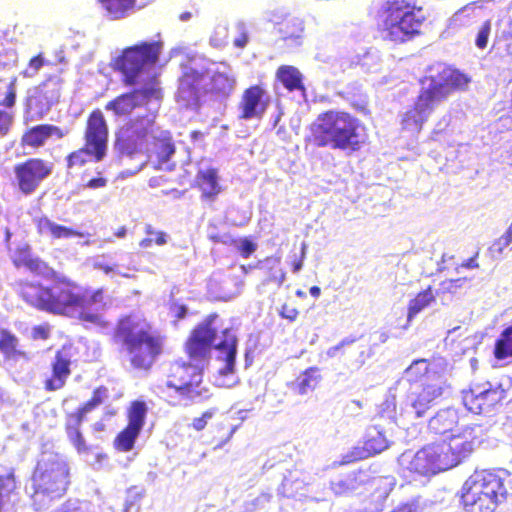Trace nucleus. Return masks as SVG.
I'll return each instance as SVG.
<instances>
[{
  "label": "nucleus",
  "mask_w": 512,
  "mask_h": 512,
  "mask_svg": "<svg viewBox=\"0 0 512 512\" xmlns=\"http://www.w3.org/2000/svg\"><path fill=\"white\" fill-rule=\"evenodd\" d=\"M18 296L30 307L56 316H75L81 323L108 328L102 311L107 309L104 288L93 291L83 289L65 276H56L49 285L22 279L16 282Z\"/></svg>",
  "instance_id": "f257e3e1"
},
{
  "label": "nucleus",
  "mask_w": 512,
  "mask_h": 512,
  "mask_svg": "<svg viewBox=\"0 0 512 512\" xmlns=\"http://www.w3.org/2000/svg\"><path fill=\"white\" fill-rule=\"evenodd\" d=\"M458 423V412L451 408L438 411L429 420L428 428L431 433L438 436L450 435L447 439L419 449L408 464L410 473L434 476L460 465L472 455L481 440L471 427L454 434Z\"/></svg>",
  "instance_id": "f03ea898"
},
{
  "label": "nucleus",
  "mask_w": 512,
  "mask_h": 512,
  "mask_svg": "<svg viewBox=\"0 0 512 512\" xmlns=\"http://www.w3.org/2000/svg\"><path fill=\"white\" fill-rule=\"evenodd\" d=\"M111 340L126 352L133 370L149 372L164 353L166 337L145 318L130 313L117 319Z\"/></svg>",
  "instance_id": "7ed1b4c3"
},
{
  "label": "nucleus",
  "mask_w": 512,
  "mask_h": 512,
  "mask_svg": "<svg viewBox=\"0 0 512 512\" xmlns=\"http://www.w3.org/2000/svg\"><path fill=\"white\" fill-rule=\"evenodd\" d=\"M308 141L317 148H330L352 154L359 152L367 144L368 129L352 113L329 109L319 113L311 123Z\"/></svg>",
  "instance_id": "20e7f679"
},
{
  "label": "nucleus",
  "mask_w": 512,
  "mask_h": 512,
  "mask_svg": "<svg viewBox=\"0 0 512 512\" xmlns=\"http://www.w3.org/2000/svg\"><path fill=\"white\" fill-rule=\"evenodd\" d=\"M469 81L466 74L449 66L430 69L429 74L420 80L422 86L414 105L403 114V128L420 132L435 105L454 92L464 90Z\"/></svg>",
  "instance_id": "39448f33"
},
{
  "label": "nucleus",
  "mask_w": 512,
  "mask_h": 512,
  "mask_svg": "<svg viewBox=\"0 0 512 512\" xmlns=\"http://www.w3.org/2000/svg\"><path fill=\"white\" fill-rule=\"evenodd\" d=\"M217 318L216 313L209 314L190 331L184 343V352L189 360L207 363L211 358L212 349H215L218 352V359L224 363L220 374L226 376L235 371L238 338L230 327L222 329L220 335H217L214 326Z\"/></svg>",
  "instance_id": "423d86ee"
},
{
  "label": "nucleus",
  "mask_w": 512,
  "mask_h": 512,
  "mask_svg": "<svg viewBox=\"0 0 512 512\" xmlns=\"http://www.w3.org/2000/svg\"><path fill=\"white\" fill-rule=\"evenodd\" d=\"M71 485L68 460L56 452H42L29 477V498L35 511L48 509Z\"/></svg>",
  "instance_id": "0eeeda50"
},
{
  "label": "nucleus",
  "mask_w": 512,
  "mask_h": 512,
  "mask_svg": "<svg viewBox=\"0 0 512 512\" xmlns=\"http://www.w3.org/2000/svg\"><path fill=\"white\" fill-rule=\"evenodd\" d=\"M373 18L381 38L397 45L421 37L427 21L417 0H385Z\"/></svg>",
  "instance_id": "6e6552de"
},
{
  "label": "nucleus",
  "mask_w": 512,
  "mask_h": 512,
  "mask_svg": "<svg viewBox=\"0 0 512 512\" xmlns=\"http://www.w3.org/2000/svg\"><path fill=\"white\" fill-rule=\"evenodd\" d=\"M162 50L161 40L140 41L122 49L113 59L112 67L122 75L125 86H134L142 74L158 64Z\"/></svg>",
  "instance_id": "1a4fd4ad"
},
{
  "label": "nucleus",
  "mask_w": 512,
  "mask_h": 512,
  "mask_svg": "<svg viewBox=\"0 0 512 512\" xmlns=\"http://www.w3.org/2000/svg\"><path fill=\"white\" fill-rule=\"evenodd\" d=\"M199 364L192 360H175L167 370L166 387L189 403H202L212 396L209 387L204 384V368Z\"/></svg>",
  "instance_id": "9d476101"
},
{
  "label": "nucleus",
  "mask_w": 512,
  "mask_h": 512,
  "mask_svg": "<svg viewBox=\"0 0 512 512\" xmlns=\"http://www.w3.org/2000/svg\"><path fill=\"white\" fill-rule=\"evenodd\" d=\"M53 170L54 164L51 161L40 157H29L14 164L11 185L21 196H31L52 175Z\"/></svg>",
  "instance_id": "9b49d317"
},
{
  "label": "nucleus",
  "mask_w": 512,
  "mask_h": 512,
  "mask_svg": "<svg viewBox=\"0 0 512 512\" xmlns=\"http://www.w3.org/2000/svg\"><path fill=\"white\" fill-rule=\"evenodd\" d=\"M181 74L177 80L175 100L182 107L198 110L206 96L208 69H199L189 64H181Z\"/></svg>",
  "instance_id": "f8f14e48"
},
{
  "label": "nucleus",
  "mask_w": 512,
  "mask_h": 512,
  "mask_svg": "<svg viewBox=\"0 0 512 512\" xmlns=\"http://www.w3.org/2000/svg\"><path fill=\"white\" fill-rule=\"evenodd\" d=\"M153 127L154 120L148 115L130 118L116 131L115 148L119 153L129 156L141 153Z\"/></svg>",
  "instance_id": "ddd939ff"
},
{
  "label": "nucleus",
  "mask_w": 512,
  "mask_h": 512,
  "mask_svg": "<svg viewBox=\"0 0 512 512\" xmlns=\"http://www.w3.org/2000/svg\"><path fill=\"white\" fill-rule=\"evenodd\" d=\"M163 96L160 81L156 74L150 76L142 87L123 93L107 102L105 109L116 116H125L134 109L148 105L151 100H160Z\"/></svg>",
  "instance_id": "4468645a"
},
{
  "label": "nucleus",
  "mask_w": 512,
  "mask_h": 512,
  "mask_svg": "<svg viewBox=\"0 0 512 512\" xmlns=\"http://www.w3.org/2000/svg\"><path fill=\"white\" fill-rule=\"evenodd\" d=\"M64 80L51 75L33 87L26 99V109L37 118H43L51 108L60 102Z\"/></svg>",
  "instance_id": "2eb2a0df"
},
{
  "label": "nucleus",
  "mask_w": 512,
  "mask_h": 512,
  "mask_svg": "<svg viewBox=\"0 0 512 512\" xmlns=\"http://www.w3.org/2000/svg\"><path fill=\"white\" fill-rule=\"evenodd\" d=\"M464 484L471 489L485 493L499 503L512 495V475L506 472L475 471Z\"/></svg>",
  "instance_id": "dca6fc26"
},
{
  "label": "nucleus",
  "mask_w": 512,
  "mask_h": 512,
  "mask_svg": "<svg viewBox=\"0 0 512 512\" xmlns=\"http://www.w3.org/2000/svg\"><path fill=\"white\" fill-rule=\"evenodd\" d=\"M147 405L144 401L131 402L127 410V425L115 436L113 447L116 451L127 453L133 450L147 416Z\"/></svg>",
  "instance_id": "f3484780"
},
{
  "label": "nucleus",
  "mask_w": 512,
  "mask_h": 512,
  "mask_svg": "<svg viewBox=\"0 0 512 512\" xmlns=\"http://www.w3.org/2000/svg\"><path fill=\"white\" fill-rule=\"evenodd\" d=\"M71 347L63 345L58 349L51 359L49 367L50 373L43 379V388L47 392L61 390L67 384L72 374V354Z\"/></svg>",
  "instance_id": "a211bd4d"
},
{
  "label": "nucleus",
  "mask_w": 512,
  "mask_h": 512,
  "mask_svg": "<svg viewBox=\"0 0 512 512\" xmlns=\"http://www.w3.org/2000/svg\"><path fill=\"white\" fill-rule=\"evenodd\" d=\"M108 125L100 109L91 111L86 119L84 144L93 149L98 157H105L108 147Z\"/></svg>",
  "instance_id": "6ab92c4d"
},
{
  "label": "nucleus",
  "mask_w": 512,
  "mask_h": 512,
  "mask_svg": "<svg viewBox=\"0 0 512 512\" xmlns=\"http://www.w3.org/2000/svg\"><path fill=\"white\" fill-rule=\"evenodd\" d=\"M270 104V97L266 89L255 84L247 87L241 96L238 108L240 119L248 120L261 118Z\"/></svg>",
  "instance_id": "aec40b11"
},
{
  "label": "nucleus",
  "mask_w": 512,
  "mask_h": 512,
  "mask_svg": "<svg viewBox=\"0 0 512 512\" xmlns=\"http://www.w3.org/2000/svg\"><path fill=\"white\" fill-rule=\"evenodd\" d=\"M68 134L64 130L53 124H39L28 128L20 138V145L25 148L39 149L43 147L51 137L62 139Z\"/></svg>",
  "instance_id": "412c9836"
},
{
  "label": "nucleus",
  "mask_w": 512,
  "mask_h": 512,
  "mask_svg": "<svg viewBox=\"0 0 512 512\" xmlns=\"http://www.w3.org/2000/svg\"><path fill=\"white\" fill-rule=\"evenodd\" d=\"M443 394V386L440 381L423 383L415 392L412 407L418 417L423 416L432 408Z\"/></svg>",
  "instance_id": "4be33fe9"
},
{
  "label": "nucleus",
  "mask_w": 512,
  "mask_h": 512,
  "mask_svg": "<svg viewBox=\"0 0 512 512\" xmlns=\"http://www.w3.org/2000/svg\"><path fill=\"white\" fill-rule=\"evenodd\" d=\"M461 504L465 512H494L499 502L485 493L471 489L463 484L461 489Z\"/></svg>",
  "instance_id": "5701e85b"
},
{
  "label": "nucleus",
  "mask_w": 512,
  "mask_h": 512,
  "mask_svg": "<svg viewBox=\"0 0 512 512\" xmlns=\"http://www.w3.org/2000/svg\"><path fill=\"white\" fill-rule=\"evenodd\" d=\"M236 85L235 78L220 71L210 73L208 71L206 82V95H209L214 100H223L228 98L234 91Z\"/></svg>",
  "instance_id": "b1692460"
},
{
  "label": "nucleus",
  "mask_w": 512,
  "mask_h": 512,
  "mask_svg": "<svg viewBox=\"0 0 512 512\" xmlns=\"http://www.w3.org/2000/svg\"><path fill=\"white\" fill-rule=\"evenodd\" d=\"M195 185L201 192V199L210 204L216 200L222 191L218 181V171L212 167L198 171Z\"/></svg>",
  "instance_id": "393cba45"
},
{
  "label": "nucleus",
  "mask_w": 512,
  "mask_h": 512,
  "mask_svg": "<svg viewBox=\"0 0 512 512\" xmlns=\"http://www.w3.org/2000/svg\"><path fill=\"white\" fill-rule=\"evenodd\" d=\"M103 15L111 21L128 17L137 6V0H96Z\"/></svg>",
  "instance_id": "a878e982"
},
{
  "label": "nucleus",
  "mask_w": 512,
  "mask_h": 512,
  "mask_svg": "<svg viewBox=\"0 0 512 512\" xmlns=\"http://www.w3.org/2000/svg\"><path fill=\"white\" fill-rule=\"evenodd\" d=\"M232 420V417L226 414H220L211 425L209 433L214 448H221L232 438L237 429V426L232 423Z\"/></svg>",
  "instance_id": "bb28decb"
},
{
  "label": "nucleus",
  "mask_w": 512,
  "mask_h": 512,
  "mask_svg": "<svg viewBox=\"0 0 512 512\" xmlns=\"http://www.w3.org/2000/svg\"><path fill=\"white\" fill-rule=\"evenodd\" d=\"M36 228L40 235L49 234L52 239L83 238L85 236L83 232L53 222L46 216L40 217L36 221Z\"/></svg>",
  "instance_id": "cd10ccee"
},
{
  "label": "nucleus",
  "mask_w": 512,
  "mask_h": 512,
  "mask_svg": "<svg viewBox=\"0 0 512 512\" xmlns=\"http://www.w3.org/2000/svg\"><path fill=\"white\" fill-rule=\"evenodd\" d=\"M322 380L320 369L316 366L309 367L301 372L289 387L298 395H306L314 391Z\"/></svg>",
  "instance_id": "c85d7f7f"
},
{
  "label": "nucleus",
  "mask_w": 512,
  "mask_h": 512,
  "mask_svg": "<svg viewBox=\"0 0 512 512\" xmlns=\"http://www.w3.org/2000/svg\"><path fill=\"white\" fill-rule=\"evenodd\" d=\"M363 446L370 457L377 455L389 447V441L386 431L379 425H370L367 427Z\"/></svg>",
  "instance_id": "c756f323"
},
{
  "label": "nucleus",
  "mask_w": 512,
  "mask_h": 512,
  "mask_svg": "<svg viewBox=\"0 0 512 512\" xmlns=\"http://www.w3.org/2000/svg\"><path fill=\"white\" fill-rule=\"evenodd\" d=\"M276 79L289 91H305L303 75L298 68L291 65H281L276 70Z\"/></svg>",
  "instance_id": "7c9ffc66"
},
{
  "label": "nucleus",
  "mask_w": 512,
  "mask_h": 512,
  "mask_svg": "<svg viewBox=\"0 0 512 512\" xmlns=\"http://www.w3.org/2000/svg\"><path fill=\"white\" fill-rule=\"evenodd\" d=\"M309 483L290 472L281 482L280 493L286 498L303 499L308 496Z\"/></svg>",
  "instance_id": "2f4dec72"
},
{
  "label": "nucleus",
  "mask_w": 512,
  "mask_h": 512,
  "mask_svg": "<svg viewBox=\"0 0 512 512\" xmlns=\"http://www.w3.org/2000/svg\"><path fill=\"white\" fill-rule=\"evenodd\" d=\"M257 268L262 271L264 282L281 285L285 280V272L281 267V259L277 256H269L257 263Z\"/></svg>",
  "instance_id": "473e14b6"
},
{
  "label": "nucleus",
  "mask_w": 512,
  "mask_h": 512,
  "mask_svg": "<svg viewBox=\"0 0 512 512\" xmlns=\"http://www.w3.org/2000/svg\"><path fill=\"white\" fill-rule=\"evenodd\" d=\"M151 152L156 156L159 164L170 159L175 153V145L172 137L167 132L154 136L151 142Z\"/></svg>",
  "instance_id": "72a5a7b5"
},
{
  "label": "nucleus",
  "mask_w": 512,
  "mask_h": 512,
  "mask_svg": "<svg viewBox=\"0 0 512 512\" xmlns=\"http://www.w3.org/2000/svg\"><path fill=\"white\" fill-rule=\"evenodd\" d=\"M462 402L465 408L476 415L485 411V400L481 391V384H475L462 392Z\"/></svg>",
  "instance_id": "f704fd0d"
},
{
  "label": "nucleus",
  "mask_w": 512,
  "mask_h": 512,
  "mask_svg": "<svg viewBox=\"0 0 512 512\" xmlns=\"http://www.w3.org/2000/svg\"><path fill=\"white\" fill-rule=\"evenodd\" d=\"M68 417L73 420V423L68 422L65 424V432L69 441L78 453L88 452L89 447L86 445L85 439L80 431V426L84 418L79 419L76 412L69 414Z\"/></svg>",
  "instance_id": "c9c22d12"
},
{
  "label": "nucleus",
  "mask_w": 512,
  "mask_h": 512,
  "mask_svg": "<svg viewBox=\"0 0 512 512\" xmlns=\"http://www.w3.org/2000/svg\"><path fill=\"white\" fill-rule=\"evenodd\" d=\"M0 352L5 358L26 357V353L19 349L18 337L8 329H0Z\"/></svg>",
  "instance_id": "e433bc0d"
},
{
  "label": "nucleus",
  "mask_w": 512,
  "mask_h": 512,
  "mask_svg": "<svg viewBox=\"0 0 512 512\" xmlns=\"http://www.w3.org/2000/svg\"><path fill=\"white\" fill-rule=\"evenodd\" d=\"M89 157H91L94 162H100L104 159V157L96 156L93 149L84 144L82 147L70 152L66 156V167L67 169H79L89 162Z\"/></svg>",
  "instance_id": "4c0bfd02"
},
{
  "label": "nucleus",
  "mask_w": 512,
  "mask_h": 512,
  "mask_svg": "<svg viewBox=\"0 0 512 512\" xmlns=\"http://www.w3.org/2000/svg\"><path fill=\"white\" fill-rule=\"evenodd\" d=\"M109 398V390L106 386L101 385L96 387L91 397L84 402L80 407H78L74 412L79 419L85 418L86 414L90 413L98 406L103 404Z\"/></svg>",
  "instance_id": "58836bf2"
},
{
  "label": "nucleus",
  "mask_w": 512,
  "mask_h": 512,
  "mask_svg": "<svg viewBox=\"0 0 512 512\" xmlns=\"http://www.w3.org/2000/svg\"><path fill=\"white\" fill-rule=\"evenodd\" d=\"M435 301V295L432 287L428 286L416 294V296L409 301L407 320L411 321L417 314L427 308L432 302Z\"/></svg>",
  "instance_id": "ea45409f"
},
{
  "label": "nucleus",
  "mask_w": 512,
  "mask_h": 512,
  "mask_svg": "<svg viewBox=\"0 0 512 512\" xmlns=\"http://www.w3.org/2000/svg\"><path fill=\"white\" fill-rule=\"evenodd\" d=\"M493 355L497 360L512 357V325L505 328L496 339Z\"/></svg>",
  "instance_id": "a19ab883"
},
{
  "label": "nucleus",
  "mask_w": 512,
  "mask_h": 512,
  "mask_svg": "<svg viewBox=\"0 0 512 512\" xmlns=\"http://www.w3.org/2000/svg\"><path fill=\"white\" fill-rule=\"evenodd\" d=\"M363 472L361 470H355L349 472L345 477L339 479L338 481L332 482L331 486L335 493L344 494L352 490H356L363 483L362 480L359 479V476Z\"/></svg>",
  "instance_id": "79ce46f5"
},
{
  "label": "nucleus",
  "mask_w": 512,
  "mask_h": 512,
  "mask_svg": "<svg viewBox=\"0 0 512 512\" xmlns=\"http://www.w3.org/2000/svg\"><path fill=\"white\" fill-rule=\"evenodd\" d=\"M17 480L13 468L0 474V499L9 504L12 495L16 494Z\"/></svg>",
  "instance_id": "37998d69"
},
{
  "label": "nucleus",
  "mask_w": 512,
  "mask_h": 512,
  "mask_svg": "<svg viewBox=\"0 0 512 512\" xmlns=\"http://www.w3.org/2000/svg\"><path fill=\"white\" fill-rule=\"evenodd\" d=\"M481 391L485 400V411H489L498 403H501L507 397V392L501 384L485 387L481 384Z\"/></svg>",
  "instance_id": "c03bdc74"
},
{
  "label": "nucleus",
  "mask_w": 512,
  "mask_h": 512,
  "mask_svg": "<svg viewBox=\"0 0 512 512\" xmlns=\"http://www.w3.org/2000/svg\"><path fill=\"white\" fill-rule=\"evenodd\" d=\"M480 13L479 7L470 4L458 10L454 15V20L462 26H471L479 20Z\"/></svg>",
  "instance_id": "a18cd8bd"
},
{
  "label": "nucleus",
  "mask_w": 512,
  "mask_h": 512,
  "mask_svg": "<svg viewBox=\"0 0 512 512\" xmlns=\"http://www.w3.org/2000/svg\"><path fill=\"white\" fill-rule=\"evenodd\" d=\"M369 454L367 453L365 447L362 446H354L346 453L341 455L340 460L337 462V465L343 466L351 463H355L360 460H364L369 458Z\"/></svg>",
  "instance_id": "49530a36"
},
{
  "label": "nucleus",
  "mask_w": 512,
  "mask_h": 512,
  "mask_svg": "<svg viewBox=\"0 0 512 512\" xmlns=\"http://www.w3.org/2000/svg\"><path fill=\"white\" fill-rule=\"evenodd\" d=\"M145 233L149 236H152L154 235V238L152 237H146V238H143L140 242H139V245L140 247L142 248H148L150 247L153 243L159 245V246H162L164 244H166L167 242V234L163 231H158V232H155L153 230V227L151 225H146L145 227Z\"/></svg>",
  "instance_id": "de8ad7c7"
},
{
  "label": "nucleus",
  "mask_w": 512,
  "mask_h": 512,
  "mask_svg": "<svg viewBox=\"0 0 512 512\" xmlns=\"http://www.w3.org/2000/svg\"><path fill=\"white\" fill-rule=\"evenodd\" d=\"M427 359H417L406 369V374L410 380H418L421 376L428 372Z\"/></svg>",
  "instance_id": "09e8293b"
},
{
  "label": "nucleus",
  "mask_w": 512,
  "mask_h": 512,
  "mask_svg": "<svg viewBox=\"0 0 512 512\" xmlns=\"http://www.w3.org/2000/svg\"><path fill=\"white\" fill-rule=\"evenodd\" d=\"M492 23L490 19H487L482 23L475 38V45L477 48L483 50L488 45V39L491 33Z\"/></svg>",
  "instance_id": "8fccbe9b"
},
{
  "label": "nucleus",
  "mask_w": 512,
  "mask_h": 512,
  "mask_svg": "<svg viewBox=\"0 0 512 512\" xmlns=\"http://www.w3.org/2000/svg\"><path fill=\"white\" fill-rule=\"evenodd\" d=\"M257 250V244L250 238H241L236 242V251L242 258H249Z\"/></svg>",
  "instance_id": "3c124183"
},
{
  "label": "nucleus",
  "mask_w": 512,
  "mask_h": 512,
  "mask_svg": "<svg viewBox=\"0 0 512 512\" xmlns=\"http://www.w3.org/2000/svg\"><path fill=\"white\" fill-rule=\"evenodd\" d=\"M216 409L211 408L204 411L199 417H195L190 426L197 432L204 430L208 424V421L212 419L216 414Z\"/></svg>",
  "instance_id": "603ef678"
},
{
  "label": "nucleus",
  "mask_w": 512,
  "mask_h": 512,
  "mask_svg": "<svg viewBox=\"0 0 512 512\" xmlns=\"http://www.w3.org/2000/svg\"><path fill=\"white\" fill-rule=\"evenodd\" d=\"M512 243V223L506 230V232L497 240H495L491 246L493 253L501 254L503 250Z\"/></svg>",
  "instance_id": "864d4df0"
},
{
  "label": "nucleus",
  "mask_w": 512,
  "mask_h": 512,
  "mask_svg": "<svg viewBox=\"0 0 512 512\" xmlns=\"http://www.w3.org/2000/svg\"><path fill=\"white\" fill-rule=\"evenodd\" d=\"M16 83L17 77H13L8 86L5 98L0 102V105L6 108H12L16 103Z\"/></svg>",
  "instance_id": "5fc2aeb1"
},
{
  "label": "nucleus",
  "mask_w": 512,
  "mask_h": 512,
  "mask_svg": "<svg viewBox=\"0 0 512 512\" xmlns=\"http://www.w3.org/2000/svg\"><path fill=\"white\" fill-rule=\"evenodd\" d=\"M13 122V113L0 109V136H6L10 132Z\"/></svg>",
  "instance_id": "6e6d98bb"
},
{
  "label": "nucleus",
  "mask_w": 512,
  "mask_h": 512,
  "mask_svg": "<svg viewBox=\"0 0 512 512\" xmlns=\"http://www.w3.org/2000/svg\"><path fill=\"white\" fill-rule=\"evenodd\" d=\"M43 65L44 60L41 55L34 56L30 59L28 67L22 72V75L26 78L34 77Z\"/></svg>",
  "instance_id": "4d7b16f0"
},
{
  "label": "nucleus",
  "mask_w": 512,
  "mask_h": 512,
  "mask_svg": "<svg viewBox=\"0 0 512 512\" xmlns=\"http://www.w3.org/2000/svg\"><path fill=\"white\" fill-rule=\"evenodd\" d=\"M26 269L33 274L40 275L47 271L48 264L38 257L31 256V258L28 260Z\"/></svg>",
  "instance_id": "13d9d810"
},
{
  "label": "nucleus",
  "mask_w": 512,
  "mask_h": 512,
  "mask_svg": "<svg viewBox=\"0 0 512 512\" xmlns=\"http://www.w3.org/2000/svg\"><path fill=\"white\" fill-rule=\"evenodd\" d=\"M51 335V327L48 323H43L32 327L31 337L33 340H47Z\"/></svg>",
  "instance_id": "bf43d9fd"
},
{
  "label": "nucleus",
  "mask_w": 512,
  "mask_h": 512,
  "mask_svg": "<svg viewBox=\"0 0 512 512\" xmlns=\"http://www.w3.org/2000/svg\"><path fill=\"white\" fill-rule=\"evenodd\" d=\"M108 180L102 175L101 172L97 173V176L88 180L84 187L92 190L101 189L106 187Z\"/></svg>",
  "instance_id": "052dcab7"
},
{
  "label": "nucleus",
  "mask_w": 512,
  "mask_h": 512,
  "mask_svg": "<svg viewBox=\"0 0 512 512\" xmlns=\"http://www.w3.org/2000/svg\"><path fill=\"white\" fill-rule=\"evenodd\" d=\"M279 314L282 318L287 319L290 322H293L297 319L299 311L294 307H290L287 304H283Z\"/></svg>",
  "instance_id": "680f3d73"
},
{
  "label": "nucleus",
  "mask_w": 512,
  "mask_h": 512,
  "mask_svg": "<svg viewBox=\"0 0 512 512\" xmlns=\"http://www.w3.org/2000/svg\"><path fill=\"white\" fill-rule=\"evenodd\" d=\"M350 107L355 111L362 113L364 115L370 114L369 104L367 98L354 100L350 102Z\"/></svg>",
  "instance_id": "e2e57ef3"
},
{
  "label": "nucleus",
  "mask_w": 512,
  "mask_h": 512,
  "mask_svg": "<svg viewBox=\"0 0 512 512\" xmlns=\"http://www.w3.org/2000/svg\"><path fill=\"white\" fill-rule=\"evenodd\" d=\"M94 268L97 269V270L102 271L105 274H110V273L118 272V265L117 264H111L110 265V264L103 263V262H96L94 264Z\"/></svg>",
  "instance_id": "0e129e2a"
},
{
  "label": "nucleus",
  "mask_w": 512,
  "mask_h": 512,
  "mask_svg": "<svg viewBox=\"0 0 512 512\" xmlns=\"http://www.w3.org/2000/svg\"><path fill=\"white\" fill-rule=\"evenodd\" d=\"M355 408L357 410H361L363 408V403L359 400H352L350 403H348L345 406V410L348 413V415L353 416V417H356L359 415V413L355 411Z\"/></svg>",
  "instance_id": "69168bd1"
},
{
  "label": "nucleus",
  "mask_w": 512,
  "mask_h": 512,
  "mask_svg": "<svg viewBox=\"0 0 512 512\" xmlns=\"http://www.w3.org/2000/svg\"><path fill=\"white\" fill-rule=\"evenodd\" d=\"M356 341L355 338H346V339H343L339 344L331 347L328 351H327V354L331 357L335 356L337 351L342 348L343 346L345 345H349V344H352Z\"/></svg>",
  "instance_id": "338daca9"
},
{
  "label": "nucleus",
  "mask_w": 512,
  "mask_h": 512,
  "mask_svg": "<svg viewBox=\"0 0 512 512\" xmlns=\"http://www.w3.org/2000/svg\"><path fill=\"white\" fill-rule=\"evenodd\" d=\"M31 258L30 255H20L18 257H16L14 260H13V264L15 265V267L17 268H26L27 267V264H28V260Z\"/></svg>",
  "instance_id": "774afa93"
}]
</instances>
